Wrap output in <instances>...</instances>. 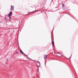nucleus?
<instances>
[{
  "instance_id": "obj_1",
  "label": "nucleus",
  "mask_w": 78,
  "mask_h": 78,
  "mask_svg": "<svg viewBox=\"0 0 78 78\" xmlns=\"http://www.w3.org/2000/svg\"><path fill=\"white\" fill-rule=\"evenodd\" d=\"M12 15V12H10V13L8 15V17H9V19H11V16Z\"/></svg>"
},
{
  "instance_id": "obj_2",
  "label": "nucleus",
  "mask_w": 78,
  "mask_h": 78,
  "mask_svg": "<svg viewBox=\"0 0 78 78\" xmlns=\"http://www.w3.org/2000/svg\"><path fill=\"white\" fill-rule=\"evenodd\" d=\"M14 9V7L12 5H11V10L12 11H13Z\"/></svg>"
},
{
  "instance_id": "obj_3",
  "label": "nucleus",
  "mask_w": 78,
  "mask_h": 78,
  "mask_svg": "<svg viewBox=\"0 0 78 78\" xmlns=\"http://www.w3.org/2000/svg\"><path fill=\"white\" fill-rule=\"evenodd\" d=\"M37 65L38 67L40 66V63L39 62H37Z\"/></svg>"
},
{
  "instance_id": "obj_4",
  "label": "nucleus",
  "mask_w": 78,
  "mask_h": 78,
  "mask_svg": "<svg viewBox=\"0 0 78 78\" xmlns=\"http://www.w3.org/2000/svg\"><path fill=\"white\" fill-rule=\"evenodd\" d=\"M44 59H46V58H47V55H44Z\"/></svg>"
},
{
  "instance_id": "obj_5",
  "label": "nucleus",
  "mask_w": 78,
  "mask_h": 78,
  "mask_svg": "<svg viewBox=\"0 0 78 78\" xmlns=\"http://www.w3.org/2000/svg\"><path fill=\"white\" fill-rule=\"evenodd\" d=\"M20 52L22 54H24L23 53V52H22V50H21V49L20 50Z\"/></svg>"
},
{
  "instance_id": "obj_6",
  "label": "nucleus",
  "mask_w": 78,
  "mask_h": 78,
  "mask_svg": "<svg viewBox=\"0 0 78 78\" xmlns=\"http://www.w3.org/2000/svg\"><path fill=\"white\" fill-rule=\"evenodd\" d=\"M62 7H64V4H62Z\"/></svg>"
},
{
  "instance_id": "obj_7",
  "label": "nucleus",
  "mask_w": 78,
  "mask_h": 78,
  "mask_svg": "<svg viewBox=\"0 0 78 78\" xmlns=\"http://www.w3.org/2000/svg\"><path fill=\"white\" fill-rule=\"evenodd\" d=\"M52 44L54 46V42L53 41L52 43Z\"/></svg>"
},
{
  "instance_id": "obj_8",
  "label": "nucleus",
  "mask_w": 78,
  "mask_h": 78,
  "mask_svg": "<svg viewBox=\"0 0 78 78\" xmlns=\"http://www.w3.org/2000/svg\"><path fill=\"white\" fill-rule=\"evenodd\" d=\"M16 53H18V52H16Z\"/></svg>"
},
{
  "instance_id": "obj_9",
  "label": "nucleus",
  "mask_w": 78,
  "mask_h": 78,
  "mask_svg": "<svg viewBox=\"0 0 78 78\" xmlns=\"http://www.w3.org/2000/svg\"><path fill=\"white\" fill-rule=\"evenodd\" d=\"M57 54H60V53H57Z\"/></svg>"
},
{
  "instance_id": "obj_10",
  "label": "nucleus",
  "mask_w": 78,
  "mask_h": 78,
  "mask_svg": "<svg viewBox=\"0 0 78 78\" xmlns=\"http://www.w3.org/2000/svg\"><path fill=\"white\" fill-rule=\"evenodd\" d=\"M60 56V57H61L62 56Z\"/></svg>"
}]
</instances>
